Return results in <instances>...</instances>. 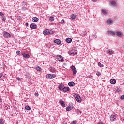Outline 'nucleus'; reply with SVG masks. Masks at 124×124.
<instances>
[{
	"instance_id": "1",
	"label": "nucleus",
	"mask_w": 124,
	"mask_h": 124,
	"mask_svg": "<svg viewBox=\"0 0 124 124\" xmlns=\"http://www.w3.org/2000/svg\"><path fill=\"white\" fill-rule=\"evenodd\" d=\"M53 33L52 31L49 29H46L43 31V34L44 35H50L53 34Z\"/></svg>"
},
{
	"instance_id": "2",
	"label": "nucleus",
	"mask_w": 124,
	"mask_h": 124,
	"mask_svg": "<svg viewBox=\"0 0 124 124\" xmlns=\"http://www.w3.org/2000/svg\"><path fill=\"white\" fill-rule=\"evenodd\" d=\"M78 53V51L77 50L73 49L71 51H68L69 55H71V56H74V55H76Z\"/></svg>"
},
{
	"instance_id": "3",
	"label": "nucleus",
	"mask_w": 124,
	"mask_h": 124,
	"mask_svg": "<svg viewBox=\"0 0 124 124\" xmlns=\"http://www.w3.org/2000/svg\"><path fill=\"white\" fill-rule=\"evenodd\" d=\"M75 99L77 102H81L82 101V98L79 95L75 94L74 96Z\"/></svg>"
},
{
	"instance_id": "4",
	"label": "nucleus",
	"mask_w": 124,
	"mask_h": 124,
	"mask_svg": "<svg viewBox=\"0 0 124 124\" xmlns=\"http://www.w3.org/2000/svg\"><path fill=\"white\" fill-rule=\"evenodd\" d=\"M46 77L47 79H54L56 77V75L55 74H48L46 76Z\"/></svg>"
},
{
	"instance_id": "5",
	"label": "nucleus",
	"mask_w": 124,
	"mask_h": 124,
	"mask_svg": "<svg viewBox=\"0 0 124 124\" xmlns=\"http://www.w3.org/2000/svg\"><path fill=\"white\" fill-rule=\"evenodd\" d=\"M3 35L5 38H10V37H11V35L7 32L4 31Z\"/></svg>"
},
{
	"instance_id": "6",
	"label": "nucleus",
	"mask_w": 124,
	"mask_h": 124,
	"mask_svg": "<svg viewBox=\"0 0 124 124\" xmlns=\"http://www.w3.org/2000/svg\"><path fill=\"white\" fill-rule=\"evenodd\" d=\"M71 69L73 71V75H75V74H76L77 71L76 70V68H75V67L73 65H72L71 66Z\"/></svg>"
},
{
	"instance_id": "7",
	"label": "nucleus",
	"mask_w": 124,
	"mask_h": 124,
	"mask_svg": "<svg viewBox=\"0 0 124 124\" xmlns=\"http://www.w3.org/2000/svg\"><path fill=\"white\" fill-rule=\"evenodd\" d=\"M64 88V85H63L62 83H61L58 86V89L59 90H60V91H63Z\"/></svg>"
},
{
	"instance_id": "8",
	"label": "nucleus",
	"mask_w": 124,
	"mask_h": 124,
	"mask_svg": "<svg viewBox=\"0 0 124 124\" xmlns=\"http://www.w3.org/2000/svg\"><path fill=\"white\" fill-rule=\"evenodd\" d=\"M57 59L58 61H60V62H62L63 61V58L60 55H58L57 56Z\"/></svg>"
},
{
	"instance_id": "9",
	"label": "nucleus",
	"mask_w": 124,
	"mask_h": 124,
	"mask_svg": "<svg viewBox=\"0 0 124 124\" xmlns=\"http://www.w3.org/2000/svg\"><path fill=\"white\" fill-rule=\"evenodd\" d=\"M73 109V106L70 105L68 107L66 108V111H71V110Z\"/></svg>"
},
{
	"instance_id": "10",
	"label": "nucleus",
	"mask_w": 124,
	"mask_h": 124,
	"mask_svg": "<svg viewBox=\"0 0 124 124\" xmlns=\"http://www.w3.org/2000/svg\"><path fill=\"white\" fill-rule=\"evenodd\" d=\"M30 28L31 29H36V28H37V25H36V24H35V23H31L30 25Z\"/></svg>"
},
{
	"instance_id": "11",
	"label": "nucleus",
	"mask_w": 124,
	"mask_h": 124,
	"mask_svg": "<svg viewBox=\"0 0 124 124\" xmlns=\"http://www.w3.org/2000/svg\"><path fill=\"white\" fill-rule=\"evenodd\" d=\"M49 71L52 72V73H56V72H57V70H56V69L54 67L49 68Z\"/></svg>"
},
{
	"instance_id": "12",
	"label": "nucleus",
	"mask_w": 124,
	"mask_h": 124,
	"mask_svg": "<svg viewBox=\"0 0 124 124\" xmlns=\"http://www.w3.org/2000/svg\"><path fill=\"white\" fill-rule=\"evenodd\" d=\"M110 119L111 122H114V121L117 119V117L115 115H111L110 117Z\"/></svg>"
},
{
	"instance_id": "13",
	"label": "nucleus",
	"mask_w": 124,
	"mask_h": 124,
	"mask_svg": "<svg viewBox=\"0 0 124 124\" xmlns=\"http://www.w3.org/2000/svg\"><path fill=\"white\" fill-rule=\"evenodd\" d=\"M54 42L57 44H61L62 42L61 41L60 39H57L54 41Z\"/></svg>"
},
{
	"instance_id": "14",
	"label": "nucleus",
	"mask_w": 124,
	"mask_h": 124,
	"mask_svg": "<svg viewBox=\"0 0 124 124\" xmlns=\"http://www.w3.org/2000/svg\"><path fill=\"white\" fill-rule=\"evenodd\" d=\"M59 103H60L62 107H65V104L64 103V101L61 100L59 101Z\"/></svg>"
},
{
	"instance_id": "15",
	"label": "nucleus",
	"mask_w": 124,
	"mask_h": 124,
	"mask_svg": "<svg viewBox=\"0 0 124 124\" xmlns=\"http://www.w3.org/2000/svg\"><path fill=\"white\" fill-rule=\"evenodd\" d=\"M70 89L68 87H64V88H63V92H68L69 91Z\"/></svg>"
},
{
	"instance_id": "16",
	"label": "nucleus",
	"mask_w": 124,
	"mask_h": 124,
	"mask_svg": "<svg viewBox=\"0 0 124 124\" xmlns=\"http://www.w3.org/2000/svg\"><path fill=\"white\" fill-rule=\"evenodd\" d=\"M107 54H110L112 55V54H114V51L112 49H109L107 51Z\"/></svg>"
},
{
	"instance_id": "17",
	"label": "nucleus",
	"mask_w": 124,
	"mask_h": 124,
	"mask_svg": "<svg viewBox=\"0 0 124 124\" xmlns=\"http://www.w3.org/2000/svg\"><path fill=\"white\" fill-rule=\"evenodd\" d=\"M72 42V39L70 38H67L66 39V42H67V43H71Z\"/></svg>"
},
{
	"instance_id": "18",
	"label": "nucleus",
	"mask_w": 124,
	"mask_h": 124,
	"mask_svg": "<svg viewBox=\"0 0 124 124\" xmlns=\"http://www.w3.org/2000/svg\"><path fill=\"white\" fill-rule=\"evenodd\" d=\"M39 20V19L38 18H37L36 17H33L32 18V21L34 22V23H36V22H38Z\"/></svg>"
},
{
	"instance_id": "19",
	"label": "nucleus",
	"mask_w": 124,
	"mask_h": 124,
	"mask_svg": "<svg viewBox=\"0 0 124 124\" xmlns=\"http://www.w3.org/2000/svg\"><path fill=\"white\" fill-rule=\"evenodd\" d=\"M76 15H75V14H72L71 15V19H72V20H75V19H76Z\"/></svg>"
},
{
	"instance_id": "20",
	"label": "nucleus",
	"mask_w": 124,
	"mask_h": 124,
	"mask_svg": "<svg viewBox=\"0 0 124 124\" xmlns=\"http://www.w3.org/2000/svg\"><path fill=\"white\" fill-rule=\"evenodd\" d=\"M110 83H111L112 85H115L116 83V80L115 79H111L110 80Z\"/></svg>"
},
{
	"instance_id": "21",
	"label": "nucleus",
	"mask_w": 124,
	"mask_h": 124,
	"mask_svg": "<svg viewBox=\"0 0 124 124\" xmlns=\"http://www.w3.org/2000/svg\"><path fill=\"white\" fill-rule=\"evenodd\" d=\"M22 56L24 58H30V55L29 54L23 53Z\"/></svg>"
},
{
	"instance_id": "22",
	"label": "nucleus",
	"mask_w": 124,
	"mask_h": 124,
	"mask_svg": "<svg viewBox=\"0 0 124 124\" xmlns=\"http://www.w3.org/2000/svg\"><path fill=\"white\" fill-rule=\"evenodd\" d=\"M68 85L70 87H73L75 85V83L74 82H70L68 83Z\"/></svg>"
},
{
	"instance_id": "23",
	"label": "nucleus",
	"mask_w": 124,
	"mask_h": 124,
	"mask_svg": "<svg viewBox=\"0 0 124 124\" xmlns=\"http://www.w3.org/2000/svg\"><path fill=\"white\" fill-rule=\"evenodd\" d=\"M107 24H108V25H111V24H112V23H113V20H112L111 19H108L107 21Z\"/></svg>"
},
{
	"instance_id": "24",
	"label": "nucleus",
	"mask_w": 124,
	"mask_h": 124,
	"mask_svg": "<svg viewBox=\"0 0 124 124\" xmlns=\"http://www.w3.org/2000/svg\"><path fill=\"white\" fill-rule=\"evenodd\" d=\"M109 34H112V35H115L116 34V32L112 31H109L108 32Z\"/></svg>"
},
{
	"instance_id": "25",
	"label": "nucleus",
	"mask_w": 124,
	"mask_h": 124,
	"mask_svg": "<svg viewBox=\"0 0 124 124\" xmlns=\"http://www.w3.org/2000/svg\"><path fill=\"white\" fill-rule=\"evenodd\" d=\"M25 108L26 110H27L28 111H31V107H30V106H26Z\"/></svg>"
},
{
	"instance_id": "26",
	"label": "nucleus",
	"mask_w": 124,
	"mask_h": 124,
	"mask_svg": "<svg viewBox=\"0 0 124 124\" xmlns=\"http://www.w3.org/2000/svg\"><path fill=\"white\" fill-rule=\"evenodd\" d=\"M110 3H111V4L112 5H113L114 6H117V4L116 3V2L114 1H111L110 2Z\"/></svg>"
},
{
	"instance_id": "27",
	"label": "nucleus",
	"mask_w": 124,
	"mask_h": 124,
	"mask_svg": "<svg viewBox=\"0 0 124 124\" xmlns=\"http://www.w3.org/2000/svg\"><path fill=\"white\" fill-rule=\"evenodd\" d=\"M115 34L117 35V36H121V35H122V33L120 32H116Z\"/></svg>"
},
{
	"instance_id": "28",
	"label": "nucleus",
	"mask_w": 124,
	"mask_h": 124,
	"mask_svg": "<svg viewBox=\"0 0 124 124\" xmlns=\"http://www.w3.org/2000/svg\"><path fill=\"white\" fill-rule=\"evenodd\" d=\"M35 69L37 70V71H41V68L39 67H36Z\"/></svg>"
},
{
	"instance_id": "29",
	"label": "nucleus",
	"mask_w": 124,
	"mask_h": 124,
	"mask_svg": "<svg viewBox=\"0 0 124 124\" xmlns=\"http://www.w3.org/2000/svg\"><path fill=\"white\" fill-rule=\"evenodd\" d=\"M54 20H55V18H54V17H51L49 18V21L50 22H53L54 21Z\"/></svg>"
},
{
	"instance_id": "30",
	"label": "nucleus",
	"mask_w": 124,
	"mask_h": 124,
	"mask_svg": "<svg viewBox=\"0 0 124 124\" xmlns=\"http://www.w3.org/2000/svg\"><path fill=\"white\" fill-rule=\"evenodd\" d=\"M1 20H2V21L5 22V20H6V18L4 16H2L1 17Z\"/></svg>"
},
{
	"instance_id": "31",
	"label": "nucleus",
	"mask_w": 124,
	"mask_h": 124,
	"mask_svg": "<svg viewBox=\"0 0 124 124\" xmlns=\"http://www.w3.org/2000/svg\"><path fill=\"white\" fill-rule=\"evenodd\" d=\"M99 66H100V67H103V66H104L103 65V64H101V63H100V62H99L98 63Z\"/></svg>"
},
{
	"instance_id": "32",
	"label": "nucleus",
	"mask_w": 124,
	"mask_h": 124,
	"mask_svg": "<svg viewBox=\"0 0 124 124\" xmlns=\"http://www.w3.org/2000/svg\"><path fill=\"white\" fill-rule=\"evenodd\" d=\"M4 122V121H3V119H0V124H3Z\"/></svg>"
},
{
	"instance_id": "33",
	"label": "nucleus",
	"mask_w": 124,
	"mask_h": 124,
	"mask_svg": "<svg viewBox=\"0 0 124 124\" xmlns=\"http://www.w3.org/2000/svg\"><path fill=\"white\" fill-rule=\"evenodd\" d=\"M96 75H97V76H100V75H101V73H100L99 72H97L96 73Z\"/></svg>"
},
{
	"instance_id": "34",
	"label": "nucleus",
	"mask_w": 124,
	"mask_h": 124,
	"mask_svg": "<svg viewBox=\"0 0 124 124\" xmlns=\"http://www.w3.org/2000/svg\"><path fill=\"white\" fill-rule=\"evenodd\" d=\"M102 12L103 14H106V11H105V10H102Z\"/></svg>"
},
{
	"instance_id": "35",
	"label": "nucleus",
	"mask_w": 124,
	"mask_h": 124,
	"mask_svg": "<svg viewBox=\"0 0 124 124\" xmlns=\"http://www.w3.org/2000/svg\"><path fill=\"white\" fill-rule=\"evenodd\" d=\"M18 19V21H21L22 20V17L21 16H19L18 17V19Z\"/></svg>"
},
{
	"instance_id": "36",
	"label": "nucleus",
	"mask_w": 124,
	"mask_h": 124,
	"mask_svg": "<svg viewBox=\"0 0 124 124\" xmlns=\"http://www.w3.org/2000/svg\"><path fill=\"white\" fill-rule=\"evenodd\" d=\"M120 99H121L122 100H124V95H122L120 97Z\"/></svg>"
},
{
	"instance_id": "37",
	"label": "nucleus",
	"mask_w": 124,
	"mask_h": 124,
	"mask_svg": "<svg viewBox=\"0 0 124 124\" xmlns=\"http://www.w3.org/2000/svg\"><path fill=\"white\" fill-rule=\"evenodd\" d=\"M17 55H20L21 54V51H16Z\"/></svg>"
},
{
	"instance_id": "38",
	"label": "nucleus",
	"mask_w": 124,
	"mask_h": 124,
	"mask_svg": "<svg viewBox=\"0 0 124 124\" xmlns=\"http://www.w3.org/2000/svg\"><path fill=\"white\" fill-rule=\"evenodd\" d=\"M3 76V74H2V73H0V79Z\"/></svg>"
},
{
	"instance_id": "39",
	"label": "nucleus",
	"mask_w": 124,
	"mask_h": 124,
	"mask_svg": "<svg viewBox=\"0 0 124 124\" xmlns=\"http://www.w3.org/2000/svg\"><path fill=\"white\" fill-rule=\"evenodd\" d=\"M72 124H76V121H74L72 122Z\"/></svg>"
},
{
	"instance_id": "40",
	"label": "nucleus",
	"mask_w": 124,
	"mask_h": 124,
	"mask_svg": "<svg viewBox=\"0 0 124 124\" xmlns=\"http://www.w3.org/2000/svg\"><path fill=\"white\" fill-rule=\"evenodd\" d=\"M63 23H64V20L62 19V20H61V23H62V24H63Z\"/></svg>"
},
{
	"instance_id": "41",
	"label": "nucleus",
	"mask_w": 124,
	"mask_h": 124,
	"mask_svg": "<svg viewBox=\"0 0 124 124\" xmlns=\"http://www.w3.org/2000/svg\"><path fill=\"white\" fill-rule=\"evenodd\" d=\"M92 0V1H93L94 2H96V1H97L98 0Z\"/></svg>"
},
{
	"instance_id": "42",
	"label": "nucleus",
	"mask_w": 124,
	"mask_h": 124,
	"mask_svg": "<svg viewBox=\"0 0 124 124\" xmlns=\"http://www.w3.org/2000/svg\"><path fill=\"white\" fill-rule=\"evenodd\" d=\"M0 16H2V15H3V13L1 12H0Z\"/></svg>"
},
{
	"instance_id": "43",
	"label": "nucleus",
	"mask_w": 124,
	"mask_h": 124,
	"mask_svg": "<svg viewBox=\"0 0 124 124\" xmlns=\"http://www.w3.org/2000/svg\"><path fill=\"white\" fill-rule=\"evenodd\" d=\"M35 95L36 96H38V95H39V94H38V93H35Z\"/></svg>"
},
{
	"instance_id": "44",
	"label": "nucleus",
	"mask_w": 124,
	"mask_h": 124,
	"mask_svg": "<svg viewBox=\"0 0 124 124\" xmlns=\"http://www.w3.org/2000/svg\"><path fill=\"white\" fill-rule=\"evenodd\" d=\"M25 26H26V27H28V26H29V23L28 22H26L25 23Z\"/></svg>"
},
{
	"instance_id": "45",
	"label": "nucleus",
	"mask_w": 124,
	"mask_h": 124,
	"mask_svg": "<svg viewBox=\"0 0 124 124\" xmlns=\"http://www.w3.org/2000/svg\"><path fill=\"white\" fill-rule=\"evenodd\" d=\"M0 102H2V99H0Z\"/></svg>"
},
{
	"instance_id": "46",
	"label": "nucleus",
	"mask_w": 124,
	"mask_h": 124,
	"mask_svg": "<svg viewBox=\"0 0 124 124\" xmlns=\"http://www.w3.org/2000/svg\"><path fill=\"white\" fill-rule=\"evenodd\" d=\"M17 79H18V81H20V78H17Z\"/></svg>"
},
{
	"instance_id": "47",
	"label": "nucleus",
	"mask_w": 124,
	"mask_h": 124,
	"mask_svg": "<svg viewBox=\"0 0 124 124\" xmlns=\"http://www.w3.org/2000/svg\"><path fill=\"white\" fill-rule=\"evenodd\" d=\"M99 124H104L102 123H100Z\"/></svg>"
}]
</instances>
